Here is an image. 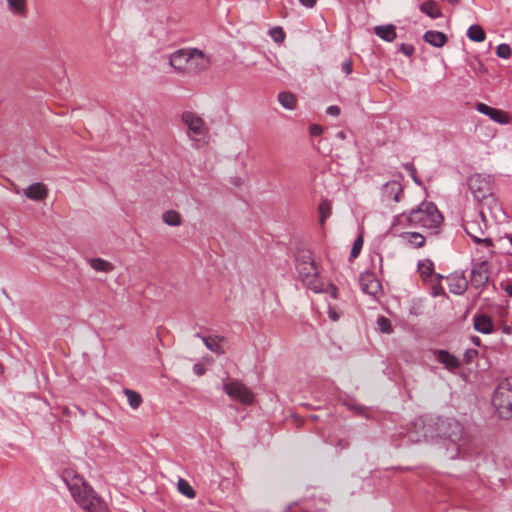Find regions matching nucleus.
<instances>
[{"instance_id":"4","label":"nucleus","mask_w":512,"mask_h":512,"mask_svg":"<svg viewBox=\"0 0 512 512\" xmlns=\"http://www.w3.org/2000/svg\"><path fill=\"white\" fill-rule=\"evenodd\" d=\"M399 218H405L410 226L423 228L437 233L443 222V216L433 202H422L416 209L406 214H401Z\"/></svg>"},{"instance_id":"22","label":"nucleus","mask_w":512,"mask_h":512,"mask_svg":"<svg viewBox=\"0 0 512 512\" xmlns=\"http://www.w3.org/2000/svg\"><path fill=\"white\" fill-rule=\"evenodd\" d=\"M419 9L422 13L426 14L431 19H437L442 16L439 5L433 0L423 2L419 6Z\"/></svg>"},{"instance_id":"7","label":"nucleus","mask_w":512,"mask_h":512,"mask_svg":"<svg viewBox=\"0 0 512 512\" xmlns=\"http://www.w3.org/2000/svg\"><path fill=\"white\" fill-rule=\"evenodd\" d=\"M492 404L500 414H503V410L512 413V387L507 379L498 384L492 397Z\"/></svg>"},{"instance_id":"52","label":"nucleus","mask_w":512,"mask_h":512,"mask_svg":"<svg viewBox=\"0 0 512 512\" xmlns=\"http://www.w3.org/2000/svg\"><path fill=\"white\" fill-rule=\"evenodd\" d=\"M503 333L510 335L512 333V328L510 326H504L502 328Z\"/></svg>"},{"instance_id":"30","label":"nucleus","mask_w":512,"mask_h":512,"mask_svg":"<svg viewBox=\"0 0 512 512\" xmlns=\"http://www.w3.org/2000/svg\"><path fill=\"white\" fill-rule=\"evenodd\" d=\"M408 239V242L415 248H420L425 244V238L417 232H410L404 235Z\"/></svg>"},{"instance_id":"44","label":"nucleus","mask_w":512,"mask_h":512,"mask_svg":"<svg viewBox=\"0 0 512 512\" xmlns=\"http://www.w3.org/2000/svg\"><path fill=\"white\" fill-rule=\"evenodd\" d=\"M340 112L341 110L337 105H331L326 109V113L330 116H339Z\"/></svg>"},{"instance_id":"14","label":"nucleus","mask_w":512,"mask_h":512,"mask_svg":"<svg viewBox=\"0 0 512 512\" xmlns=\"http://www.w3.org/2000/svg\"><path fill=\"white\" fill-rule=\"evenodd\" d=\"M463 228H464L465 232L467 233V235L475 243H484L487 247L493 246L492 239L480 237V235H483L484 232L475 221H466L463 225Z\"/></svg>"},{"instance_id":"50","label":"nucleus","mask_w":512,"mask_h":512,"mask_svg":"<svg viewBox=\"0 0 512 512\" xmlns=\"http://www.w3.org/2000/svg\"><path fill=\"white\" fill-rule=\"evenodd\" d=\"M470 340L475 346L481 345V339L478 336H471Z\"/></svg>"},{"instance_id":"15","label":"nucleus","mask_w":512,"mask_h":512,"mask_svg":"<svg viewBox=\"0 0 512 512\" xmlns=\"http://www.w3.org/2000/svg\"><path fill=\"white\" fill-rule=\"evenodd\" d=\"M436 360L443 364V366L448 369L449 371H453L455 369H458L461 366L460 360L453 354H451L447 350H436L434 352Z\"/></svg>"},{"instance_id":"6","label":"nucleus","mask_w":512,"mask_h":512,"mask_svg":"<svg viewBox=\"0 0 512 512\" xmlns=\"http://www.w3.org/2000/svg\"><path fill=\"white\" fill-rule=\"evenodd\" d=\"M468 188L474 199L481 202L492 195V184L489 176L473 174L468 178Z\"/></svg>"},{"instance_id":"29","label":"nucleus","mask_w":512,"mask_h":512,"mask_svg":"<svg viewBox=\"0 0 512 512\" xmlns=\"http://www.w3.org/2000/svg\"><path fill=\"white\" fill-rule=\"evenodd\" d=\"M124 394L126 395L131 408L137 409L141 405L142 397L138 392L131 389H125Z\"/></svg>"},{"instance_id":"13","label":"nucleus","mask_w":512,"mask_h":512,"mask_svg":"<svg viewBox=\"0 0 512 512\" xmlns=\"http://www.w3.org/2000/svg\"><path fill=\"white\" fill-rule=\"evenodd\" d=\"M359 284L361 290L368 295L375 296L381 290V284L376 279L375 275L370 272L361 274Z\"/></svg>"},{"instance_id":"46","label":"nucleus","mask_w":512,"mask_h":512,"mask_svg":"<svg viewBox=\"0 0 512 512\" xmlns=\"http://www.w3.org/2000/svg\"><path fill=\"white\" fill-rule=\"evenodd\" d=\"M317 0H299V2L308 8H312L315 6Z\"/></svg>"},{"instance_id":"2","label":"nucleus","mask_w":512,"mask_h":512,"mask_svg":"<svg viewBox=\"0 0 512 512\" xmlns=\"http://www.w3.org/2000/svg\"><path fill=\"white\" fill-rule=\"evenodd\" d=\"M66 487L75 502L85 512H110L106 502L96 495L88 483L68 468H66Z\"/></svg>"},{"instance_id":"21","label":"nucleus","mask_w":512,"mask_h":512,"mask_svg":"<svg viewBox=\"0 0 512 512\" xmlns=\"http://www.w3.org/2000/svg\"><path fill=\"white\" fill-rule=\"evenodd\" d=\"M423 39L425 42L437 48L443 47L448 40L447 36L443 32L435 30L426 31Z\"/></svg>"},{"instance_id":"36","label":"nucleus","mask_w":512,"mask_h":512,"mask_svg":"<svg viewBox=\"0 0 512 512\" xmlns=\"http://www.w3.org/2000/svg\"><path fill=\"white\" fill-rule=\"evenodd\" d=\"M318 209L321 214V219H320L321 223H323L325 221L326 217H328L330 214V211H331L330 204L328 202H322V203H320Z\"/></svg>"},{"instance_id":"47","label":"nucleus","mask_w":512,"mask_h":512,"mask_svg":"<svg viewBox=\"0 0 512 512\" xmlns=\"http://www.w3.org/2000/svg\"><path fill=\"white\" fill-rule=\"evenodd\" d=\"M504 291L509 295L512 296V280L507 282L505 285L502 284Z\"/></svg>"},{"instance_id":"23","label":"nucleus","mask_w":512,"mask_h":512,"mask_svg":"<svg viewBox=\"0 0 512 512\" xmlns=\"http://www.w3.org/2000/svg\"><path fill=\"white\" fill-rule=\"evenodd\" d=\"M374 32L378 37L387 42H392L397 36L395 26L392 24L376 26Z\"/></svg>"},{"instance_id":"11","label":"nucleus","mask_w":512,"mask_h":512,"mask_svg":"<svg viewBox=\"0 0 512 512\" xmlns=\"http://www.w3.org/2000/svg\"><path fill=\"white\" fill-rule=\"evenodd\" d=\"M403 193V187L400 182L393 180L383 185L381 190L382 201L397 203Z\"/></svg>"},{"instance_id":"33","label":"nucleus","mask_w":512,"mask_h":512,"mask_svg":"<svg viewBox=\"0 0 512 512\" xmlns=\"http://www.w3.org/2000/svg\"><path fill=\"white\" fill-rule=\"evenodd\" d=\"M496 55L502 59H509L512 55L511 47L506 43L499 44L496 48Z\"/></svg>"},{"instance_id":"10","label":"nucleus","mask_w":512,"mask_h":512,"mask_svg":"<svg viewBox=\"0 0 512 512\" xmlns=\"http://www.w3.org/2000/svg\"><path fill=\"white\" fill-rule=\"evenodd\" d=\"M224 391L229 397L237 399L245 404H250L253 402L254 396L251 390L238 381H230L225 383Z\"/></svg>"},{"instance_id":"31","label":"nucleus","mask_w":512,"mask_h":512,"mask_svg":"<svg viewBox=\"0 0 512 512\" xmlns=\"http://www.w3.org/2000/svg\"><path fill=\"white\" fill-rule=\"evenodd\" d=\"M178 490L186 497L193 499L196 495L193 487L184 479H179Z\"/></svg>"},{"instance_id":"53","label":"nucleus","mask_w":512,"mask_h":512,"mask_svg":"<svg viewBox=\"0 0 512 512\" xmlns=\"http://www.w3.org/2000/svg\"><path fill=\"white\" fill-rule=\"evenodd\" d=\"M432 277H435L437 283H440V281L443 279V276L441 274L435 273L432 275Z\"/></svg>"},{"instance_id":"28","label":"nucleus","mask_w":512,"mask_h":512,"mask_svg":"<svg viewBox=\"0 0 512 512\" xmlns=\"http://www.w3.org/2000/svg\"><path fill=\"white\" fill-rule=\"evenodd\" d=\"M162 219L168 226H179L181 224V216L174 210L164 212Z\"/></svg>"},{"instance_id":"17","label":"nucleus","mask_w":512,"mask_h":512,"mask_svg":"<svg viewBox=\"0 0 512 512\" xmlns=\"http://www.w3.org/2000/svg\"><path fill=\"white\" fill-rule=\"evenodd\" d=\"M197 337H199L203 343L205 344L206 348L218 355H222L225 353V350L223 349L222 343L225 341V337L223 336H203L199 333L196 334Z\"/></svg>"},{"instance_id":"49","label":"nucleus","mask_w":512,"mask_h":512,"mask_svg":"<svg viewBox=\"0 0 512 512\" xmlns=\"http://www.w3.org/2000/svg\"><path fill=\"white\" fill-rule=\"evenodd\" d=\"M329 317L333 321H337L339 319V315L332 309L329 310Z\"/></svg>"},{"instance_id":"34","label":"nucleus","mask_w":512,"mask_h":512,"mask_svg":"<svg viewBox=\"0 0 512 512\" xmlns=\"http://www.w3.org/2000/svg\"><path fill=\"white\" fill-rule=\"evenodd\" d=\"M403 168L405 169V171H407L409 173L410 177L416 184L422 185L421 180L417 176V169L413 163H410V162L405 163V164H403Z\"/></svg>"},{"instance_id":"9","label":"nucleus","mask_w":512,"mask_h":512,"mask_svg":"<svg viewBox=\"0 0 512 512\" xmlns=\"http://www.w3.org/2000/svg\"><path fill=\"white\" fill-rule=\"evenodd\" d=\"M183 123L187 126L188 136L192 140H197V137H203L208 133V127L204 120L193 112L185 111L181 115Z\"/></svg>"},{"instance_id":"39","label":"nucleus","mask_w":512,"mask_h":512,"mask_svg":"<svg viewBox=\"0 0 512 512\" xmlns=\"http://www.w3.org/2000/svg\"><path fill=\"white\" fill-rule=\"evenodd\" d=\"M399 51L403 53L405 56L410 57L414 54L415 48L412 44L402 43L399 46Z\"/></svg>"},{"instance_id":"26","label":"nucleus","mask_w":512,"mask_h":512,"mask_svg":"<svg viewBox=\"0 0 512 512\" xmlns=\"http://www.w3.org/2000/svg\"><path fill=\"white\" fill-rule=\"evenodd\" d=\"M467 37L474 42H483L486 38V34L480 25L475 24L468 28Z\"/></svg>"},{"instance_id":"54","label":"nucleus","mask_w":512,"mask_h":512,"mask_svg":"<svg viewBox=\"0 0 512 512\" xmlns=\"http://www.w3.org/2000/svg\"><path fill=\"white\" fill-rule=\"evenodd\" d=\"M506 237L509 240L510 244L512 245V234H509Z\"/></svg>"},{"instance_id":"42","label":"nucleus","mask_w":512,"mask_h":512,"mask_svg":"<svg viewBox=\"0 0 512 512\" xmlns=\"http://www.w3.org/2000/svg\"><path fill=\"white\" fill-rule=\"evenodd\" d=\"M193 372L197 375V376H202L205 374L206 372V368L203 364L201 363H196L193 365Z\"/></svg>"},{"instance_id":"27","label":"nucleus","mask_w":512,"mask_h":512,"mask_svg":"<svg viewBox=\"0 0 512 512\" xmlns=\"http://www.w3.org/2000/svg\"><path fill=\"white\" fill-rule=\"evenodd\" d=\"M279 103L288 110H293L296 107L297 99L294 94L290 92H281L278 94Z\"/></svg>"},{"instance_id":"8","label":"nucleus","mask_w":512,"mask_h":512,"mask_svg":"<svg viewBox=\"0 0 512 512\" xmlns=\"http://www.w3.org/2000/svg\"><path fill=\"white\" fill-rule=\"evenodd\" d=\"M490 263L487 260H479L472 263L469 284L474 289H483L488 280L490 274Z\"/></svg>"},{"instance_id":"38","label":"nucleus","mask_w":512,"mask_h":512,"mask_svg":"<svg viewBox=\"0 0 512 512\" xmlns=\"http://www.w3.org/2000/svg\"><path fill=\"white\" fill-rule=\"evenodd\" d=\"M478 356L476 349H467L463 355V361L466 364H470Z\"/></svg>"},{"instance_id":"56","label":"nucleus","mask_w":512,"mask_h":512,"mask_svg":"<svg viewBox=\"0 0 512 512\" xmlns=\"http://www.w3.org/2000/svg\"><path fill=\"white\" fill-rule=\"evenodd\" d=\"M3 373V366L0 364V374Z\"/></svg>"},{"instance_id":"19","label":"nucleus","mask_w":512,"mask_h":512,"mask_svg":"<svg viewBox=\"0 0 512 512\" xmlns=\"http://www.w3.org/2000/svg\"><path fill=\"white\" fill-rule=\"evenodd\" d=\"M473 322H474V329L476 331H478L479 333H482V334L492 333L494 325H493L492 319L489 316H487L485 314L475 315L473 318Z\"/></svg>"},{"instance_id":"18","label":"nucleus","mask_w":512,"mask_h":512,"mask_svg":"<svg viewBox=\"0 0 512 512\" xmlns=\"http://www.w3.org/2000/svg\"><path fill=\"white\" fill-rule=\"evenodd\" d=\"M8 11L15 17L26 18L28 15V0H6Z\"/></svg>"},{"instance_id":"20","label":"nucleus","mask_w":512,"mask_h":512,"mask_svg":"<svg viewBox=\"0 0 512 512\" xmlns=\"http://www.w3.org/2000/svg\"><path fill=\"white\" fill-rule=\"evenodd\" d=\"M24 195L34 201H40L46 198L47 189L42 183H33L24 190Z\"/></svg>"},{"instance_id":"24","label":"nucleus","mask_w":512,"mask_h":512,"mask_svg":"<svg viewBox=\"0 0 512 512\" xmlns=\"http://www.w3.org/2000/svg\"><path fill=\"white\" fill-rule=\"evenodd\" d=\"M418 272L423 280L434 275V263L430 259H423L418 262Z\"/></svg>"},{"instance_id":"43","label":"nucleus","mask_w":512,"mask_h":512,"mask_svg":"<svg viewBox=\"0 0 512 512\" xmlns=\"http://www.w3.org/2000/svg\"><path fill=\"white\" fill-rule=\"evenodd\" d=\"M323 132V128L320 125L314 124L310 126V134L313 137L320 136Z\"/></svg>"},{"instance_id":"40","label":"nucleus","mask_w":512,"mask_h":512,"mask_svg":"<svg viewBox=\"0 0 512 512\" xmlns=\"http://www.w3.org/2000/svg\"><path fill=\"white\" fill-rule=\"evenodd\" d=\"M432 295L434 297L445 296L446 295L445 290L442 287L441 283H437V284L433 285V287H432Z\"/></svg>"},{"instance_id":"45","label":"nucleus","mask_w":512,"mask_h":512,"mask_svg":"<svg viewBox=\"0 0 512 512\" xmlns=\"http://www.w3.org/2000/svg\"><path fill=\"white\" fill-rule=\"evenodd\" d=\"M325 291L335 299L338 297V289L334 284H329Z\"/></svg>"},{"instance_id":"41","label":"nucleus","mask_w":512,"mask_h":512,"mask_svg":"<svg viewBox=\"0 0 512 512\" xmlns=\"http://www.w3.org/2000/svg\"><path fill=\"white\" fill-rule=\"evenodd\" d=\"M341 70L346 74L349 75L353 71V65L351 59L345 60L341 65Z\"/></svg>"},{"instance_id":"35","label":"nucleus","mask_w":512,"mask_h":512,"mask_svg":"<svg viewBox=\"0 0 512 512\" xmlns=\"http://www.w3.org/2000/svg\"><path fill=\"white\" fill-rule=\"evenodd\" d=\"M270 35L275 42H283L285 39V33L281 27H275L270 30Z\"/></svg>"},{"instance_id":"55","label":"nucleus","mask_w":512,"mask_h":512,"mask_svg":"<svg viewBox=\"0 0 512 512\" xmlns=\"http://www.w3.org/2000/svg\"><path fill=\"white\" fill-rule=\"evenodd\" d=\"M447 1H448L449 3H451V4H455V3H457L459 0H447Z\"/></svg>"},{"instance_id":"3","label":"nucleus","mask_w":512,"mask_h":512,"mask_svg":"<svg viewBox=\"0 0 512 512\" xmlns=\"http://www.w3.org/2000/svg\"><path fill=\"white\" fill-rule=\"evenodd\" d=\"M169 63L179 73L194 75L207 69L210 59L202 50L184 48L172 53Z\"/></svg>"},{"instance_id":"25","label":"nucleus","mask_w":512,"mask_h":512,"mask_svg":"<svg viewBox=\"0 0 512 512\" xmlns=\"http://www.w3.org/2000/svg\"><path fill=\"white\" fill-rule=\"evenodd\" d=\"M90 266L98 271V272H104L109 273L114 269V266L112 263L102 259V258H91L89 260Z\"/></svg>"},{"instance_id":"51","label":"nucleus","mask_w":512,"mask_h":512,"mask_svg":"<svg viewBox=\"0 0 512 512\" xmlns=\"http://www.w3.org/2000/svg\"><path fill=\"white\" fill-rule=\"evenodd\" d=\"M336 137L340 140H345L346 139V133L344 131H338L336 133Z\"/></svg>"},{"instance_id":"1","label":"nucleus","mask_w":512,"mask_h":512,"mask_svg":"<svg viewBox=\"0 0 512 512\" xmlns=\"http://www.w3.org/2000/svg\"><path fill=\"white\" fill-rule=\"evenodd\" d=\"M413 425L423 428L425 439L441 438L449 441L452 445L449 458L456 459L460 456L466 437L463 425L455 418L429 416L426 419H417Z\"/></svg>"},{"instance_id":"48","label":"nucleus","mask_w":512,"mask_h":512,"mask_svg":"<svg viewBox=\"0 0 512 512\" xmlns=\"http://www.w3.org/2000/svg\"><path fill=\"white\" fill-rule=\"evenodd\" d=\"M473 69L475 71H478V72H481V73L486 72V68H485V66L483 65V63L481 61H478L477 65L474 66Z\"/></svg>"},{"instance_id":"12","label":"nucleus","mask_w":512,"mask_h":512,"mask_svg":"<svg viewBox=\"0 0 512 512\" xmlns=\"http://www.w3.org/2000/svg\"><path fill=\"white\" fill-rule=\"evenodd\" d=\"M476 110L499 124H508L510 122V117L504 111L492 108L484 103H477Z\"/></svg>"},{"instance_id":"32","label":"nucleus","mask_w":512,"mask_h":512,"mask_svg":"<svg viewBox=\"0 0 512 512\" xmlns=\"http://www.w3.org/2000/svg\"><path fill=\"white\" fill-rule=\"evenodd\" d=\"M377 327L380 332L390 334L393 332L391 321L385 316H379L377 318Z\"/></svg>"},{"instance_id":"37","label":"nucleus","mask_w":512,"mask_h":512,"mask_svg":"<svg viewBox=\"0 0 512 512\" xmlns=\"http://www.w3.org/2000/svg\"><path fill=\"white\" fill-rule=\"evenodd\" d=\"M362 246H363V239L361 236H358L356 238V240L354 241V244H353V247L351 250V257L356 258L359 255V253L362 249Z\"/></svg>"},{"instance_id":"16","label":"nucleus","mask_w":512,"mask_h":512,"mask_svg":"<svg viewBox=\"0 0 512 512\" xmlns=\"http://www.w3.org/2000/svg\"><path fill=\"white\" fill-rule=\"evenodd\" d=\"M449 291L455 295L463 294L469 285L468 280L463 274H452L447 277Z\"/></svg>"},{"instance_id":"5","label":"nucleus","mask_w":512,"mask_h":512,"mask_svg":"<svg viewBox=\"0 0 512 512\" xmlns=\"http://www.w3.org/2000/svg\"><path fill=\"white\" fill-rule=\"evenodd\" d=\"M296 269L302 283L315 293L324 291L318 268L309 250H299L295 257Z\"/></svg>"}]
</instances>
